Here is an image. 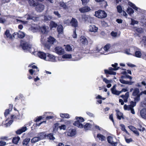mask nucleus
<instances>
[{
	"label": "nucleus",
	"instance_id": "09e8293b",
	"mask_svg": "<svg viewBox=\"0 0 146 146\" xmlns=\"http://www.w3.org/2000/svg\"><path fill=\"white\" fill-rule=\"evenodd\" d=\"M102 79L103 81L107 84L111 83L112 81L111 80H109L106 78H104L102 77Z\"/></svg>",
	"mask_w": 146,
	"mask_h": 146
},
{
	"label": "nucleus",
	"instance_id": "8fccbe9b",
	"mask_svg": "<svg viewBox=\"0 0 146 146\" xmlns=\"http://www.w3.org/2000/svg\"><path fill=\"white\" fill-rule=\"evenodd\" d=\"M58 127L57 126V125L55 124L54 126L53 127V133H56L58 130Z\"/></svg>",
	"mask_w": 146,
	"mask_h": 146
},
{
	"label": "nucleus",
	"instance_id": "864d4df0",
	"mask_svg": "<svg viewBox=\"0 0 146 146\" xmlns=\"http://www.w3.org/2000/svg\"><path fill=\"white\" fill-rule=\"evenodd\" d=\"M131 23L130 24L131 25H134L135 24H137L138 22L137 21L134 20V19H131Z\"/></svg>",
	"mask_w": 146,
	"mask_h": 146
},
{
	"label": "nucleus",
	"instance_id": "a211bd4d",
	"mask_svg": "<svg viewBox=\"0 0 146 146\" xmlns=\"http://www.w3.org/2000/svg\"><path fill=\"white\" fill-rule=\"evenodd\" d=\"M80 44L86 45L88 43L87 39L84 36H81L80 39Z\"/></svg>",
	"mask_w": 146,
	"mask_h": 146
},
{
	"label": "nucleus",
	"instance_id": "680f3d73",
	"mask_svg": "<svg viewBox=\"0 0 146 146\" xmlns=\"http://www.w3.org/2000/svg\"><path fill=\"white\" fill-rule=\"evenodd\" d=\"M128 127L129 129L133 132L136 129L135 127L132 126H128Z\"/></svg>",
	"mask_w": 146,
	"mask_h": 146
},
{
	"label": "nucleus",
	"instance_id": "7ed1b4c3",
	"mask_svg": "<svg viewBox=\"0 0 146 146\" xmlns=\"http://www.w3.org/2000/svg\"><path fill=\"white\" fill-rule=\"evenodd\" d=\"M48 43L44 44V47L48 49H50V45L54 44L56 42V40L53 37L50 36L47 38Z\"/></svg>",
	"mask_w": 146,
	"mask_h": 146
},
{
	"label": "nucleus",
	"instance_id": "2f4dec72",
	"mask_svg": "<svg viewBox=\"0 0 146 146\" xmlns=\"http://www.w3.org/2000/svg\"><path fill=\"white\" fill-rule=\"evenodd\" d=\"M58 32L59 34H62L63 32V27L61 25H59L57 28Z\"/></svg>",
	"mask_w": 146,
	"mask_h": 146
},
{
	"label": "nucleus",
	"instance_id": "423d86ee",
	"mask_svg": "<svg viewBox=\"0 0 146 146\" xmlns=\"http://www.w3.org/2000/svg\"><path fill=\"white\" fill-rule=\"evenodd\" d=\"M120 67H117V68H112V67H109V70L105 69L104 70L105 73L106 74H109L110 75H115L116 74V72H113V70H117L120 68Z\"/></svg>",
	"mask_w": 146,
	"mask_h": 146
},
{
	"label": "nucleus",
	"instance_id": "c9c22d12",
	"mask_svg": "<svg viewBox=\"0 0 146 146\" xmlns=\"http://www.w3.org/2000/svg\"><path fill=\"white\" fill-rule=\"evenodd\" d=\"M29 3L31 6L35 7L36 5V4H37V3H36L34 0H29Z\"/></svg>",
	"mask_w": 146,
	"mask_h": 146
},
{
	"label": "nucleus",
	"instance_id": "5701e85b",
	"mask_svg": "<svg viewBox=\"0 0 146 146\" xmlns=\"http://www.w3.org/2000/svg\"><path fill=\"white\" fill-rule=\"evenodd\" d=\"M90 8L88 6H85L79 9V11L81 13H84L89 11L90 10Z\"/></svg>",
	"mask_w": 146,
	"mask_h": 146
},
{
	"label": "nucleus",
	"instance_id": "4c0bfd02",
	"mask_svg": "<svg viewBox=\"0 0 146 146\" xmlns=\"http://www.w3.org/2000/svg\"><path fill=\"white\" fill-rule=\"evenodd\" d=\"M120 125L121 127V130L125 132L126 133L129 135V133L125 128V126L123 124H121Z\"/></svg>",
	"mask_w": 146,
	"mask_h": 146
},
{
	"label": "nucleus",
	"instance_id": "f257e3e1",
	"mask_svg": "<svg viewBox=\"0 0 146 146\" xmlns=\"http://www.w3.org/2000/svg\"><path fill=\"white\" fill-rule=\"evenodd\" d=\"M54 133H50L46 136L45 133L41 132L39 133L37 136L33 138L31 140V142L32 143H35L42 139H44L46 136L49 139L54 140L55 137L54 136Z\"/></svg>",
	"mask_w": 146,
	"mask_h": 146
},
{
	"label": "nucleus",
	"instance_id": "bf43d9fd",
	"mask_svg": "<svg viewBox=\"0 0 146 146\" xmlns=\"http://www.w3.org/2000/svg\"><path fill=\"white\" fill-rule=\"evenodd\" d=\"M13 120H11L9 121L8 123H6L5 125L6 127L9 126L13 122Z\"/></svg>",
	"mask_w": 146,
	"mask_h": 146
},
{
	"label": "nucleus",
	"instance_id": "f3484780",
	"mask_svg": "<svg viewBox=\"0 0 146 146\" xmlns=\"http://www.w3.org/2000/svg\"><path fill=\"white\" fill-rule=\"evenodd\" d=\"M89 30L90 32L95 33L98 31V28L94 25H89Z\"/></svg>",
	"mask_w": 146,
	"mask_h": 146
},
{
	"label": "nucleus",
	"instance_id": "3c124183",
	"mask_svg": "<svg viewBox=\"0 0 146 146\" xmlns=\"http://www.w3.org/2000/svg\"><path fill=\"white\" fill-rule=\"evenodd\" d=\"M58 128L61 130L62 129L64 130L66 129V126L65 125H62L61 126H59Z\"/></svg>",
	"mask_w": 146,
	"mask_h": 146
},
{
	"label": "nucleus",
	"instance_id": "052dcab7",
	"mask_svg": "<svg viewBox=\"0 0 146 146\" xmlns=\"http://www.w3.org/2000/svg\"><path fill=\"white\" fill-rule=\"evenodd\" d=\"M138 129L141 131H143L145 129L144 128L142 127L141 125H139V128Z\"/></svg>",
	"mask_w": 146,
	"mask_h": 146
},
{
	"label": "nucleus",
	"instance_id": "58836bf2",
	"mask_svg": "<svg viewBox=\"0 0 146 146\" xmlns=\"http://www.w3.org/2000/svg\"><path fill=\"white\" fill-rule=\"evenodd\" d=\"M73 47V46L72 45L70 46L69 45H67L66 46L65 49L66 50L68 51H71L72 50Z\"/></svg>",
	"mask_w": 146,
	"mask_h": 146
},
{
	"label": "nucleus",
	"instance_id": "b1692460",
	"mask_svg": "<svg viewBox=\"0 0 146 146\" xmlns=\"http://www.w3.org/2000/svg\"><path fill=\"white\" fill-rule=\"evenodd\" d=\"M27 130L26 127H23L21 129L17 130L16 132V133L18 134H21L22 133L25 132Z\"/></svg>",
	"mask_w": 146,
	"mask_h": 146
},
{
	"label": "nucleus",
	"instance_id": "1a4fd4ad",
	"mask_svg": "<svg viewBox=\"0 0 146 146\" xmlns=\"http://www.w3.org/2000/svg\"><path fill=\"white\" fill-rule=\"evenodd\" d=\"M55 56L52 54H50L47 53V56L46 60L48 61H50L52 62L55 61Z\"/></svg>",
	"mask_w": 146,
	"mask_h": 146
},
{
	"label": "nucleus",
	"instance_id": "69168bd1",
	"mask_svg": "<svg viewBox=\"0 0 146 146\" xmlns=\"http://www.w3.org/2000/svg\"><path fill=\"white\" fill-rule=\"evenodd\" d=\"M73 34L72 35L73 37L74 38H76L77 37V35L76 34V29H75L73 31Z\"/></svg>",
	"mask_w": 146,
	"mask_h": 146
},
{
	"label": "nucleus",
	"instance_id": "9d476101",
	"mask_svg": "<svg viewBox=\"0 0 146 146\" xmlns=\"http://www.w3.org/2000/svg\"><path fill=\"white\" fill-rule=\"evenodd\" d=\"M107 140L109 143L113 146H116L117 144V142H115L113 141V138L110 136H109L107 137Z\"/></svg>",
	"mask_w": 146,
	"mask_h": 146
},
{
	"label": "nucleus",
	"instance_id": "ea45409f",
	"mask_svg": "<svg viewBox=\"0 0 146 146\" xmlns=\"http://www.w3.org/2000/svg\"><path fill=\"white\" fill-rule=\"evenodd\" d=\"M52 18V16L50 15H46L44 16V20L46 21H50Z\"/></svg>",
	"mask_w": 146,
	"mask_h": 146
},
{
	"label": "nucleus",
	"instance_id": "bb28decb",
	"mask_svg": "<svg viewBox=\"0 0 146 146\" xmlns=\"http://www.w3.org/2000/svg\"><path fill=\"white\" fill-rule=\"evenodd\" d=\"M85 124L83 125V127L86 130H90L92 127V125L89 123H84Z\"/></svg>",
	"mask_w": 146,
	"mask_h": 146
},
{
	"label": "nucleus",
	"instance_id": "412c9836",
	"mask_svg": "<svg viewBox=\"0 0 146 146\" xmlns=\"http://www.w3.org/2000/svg\"><path fill=\"white\" fill-rule=\"evenodd\" d=\"M48 26L44 25L40 28V30L42 33L47 34L48 32Z\"/></svg>",
	"mask_w": 146,
	"mask_h": 146
},
{
	"label": "nucleus",
	"instance_id": "cd10ccee",
	"mask_svg": "<svg viewBox=\"0 0 146 146\" xmlns=\"http://www.w3.org/2000/svg\"><path fill=\"white\" fill-rule=\"evenodd\" d=\"M116 115L118 119L120 120L121 118H123V114L121 113L120 112V111L118 110H116Z\"/></svg>",
	"mask_w": 146,
	"mask_h": 146
},
{
	"label": "nucleus",
	"instance_id": "393cba45",
	"mask_svg": "<svg viewBox=\"0 0 146 146\" xmlns=\"http://www.w3.org/2000/svg\"><path fill=\"white\" fill-rule=\"evenodd\" d=\"M123 79H124L121 78V79H120L119 80V81L122 84L131 85H132V83H133V82L125 81Z\"/></svg>",
	"mask_w": 146,
	"mask_h": 146
},
{
	"label": "nucleus",
	"instance_id": "c85d7f7f",
	"mask_svg": "<svg viewBox=\"0 0 146 146\" xmlns=\"http://www.w3.org/2000/svg\"><path fill=\"white\" fill-rule=\"evenodd\" d=\"M5 35L7 37L11 39H12L13 38H14L13 36H12L10 33L9 31L8 30H7L6 31L5 33Z\"/></svg>",
	"mask_w": 146,
	"mask_h": 146
},
{
	"label": "nucleus",
	"instance_id": "20e7f679",
	"mask_svg": "<svg viewBox=\"0 0 146 146\" xmlns=\"http://www.w3.org/2000/svg\"><path fill=\"white\" fill-rule=\"evenodd\" d=\"M76 120L74 123V125L80 128H83V125L81 123L84 121V119L81 117H76Z\"/></svg>",
	"mask_w": 146,
	"mask_h": 146
},
{
	"label": "nucleus",
	"instance_id": "f03ea898",
	"mask_svg": "<svg viewBox=\"0 0 146 146\" xmlns=\"http://www.w3.org/2000/svg\"><path fill=\"white\" fill-rule=\"evenodd\" d=\"M20 45L22 49L26 52H29L32 54L35 55L34 48L31 47V45L29 42H27L21 40V41Z\"/></svg>",
	"mask_w": 146,
	"mask_h": 146
},
{
	"label": "nucleus",
	"instance_id": "9b49d317",
	"mask_svg": "<svg viewBox=\"0 0 146 146\" xmlns=\"http://www.w3.org/2000/svg\"><path fill=\"white\" fill-rule=\"evenodd\" d=\"M33 14L26 15L25 16V17L27 20H32L35 21H37L38 19V18L36 16H33Z\"/></svg>",
	"mask_w": 146,
	"mask_h": 146
},
{
	"label": "nucleus",
	"instance_id": "6e6552de",
	"mask_svg": "<svg viewBox=\"0 0 146 146\" xmlns=\"http://www.w3.org/2000/svg\"><path fill=\"white\" fill-rule=\"evenodd\" d=\"M54 51L55 52L59 55L63 54L64 52V49L59 46L56 47L54 48Z\"/></svg>",
	"mask_w": 146,
	"mask_h": 146
},
{
	"label": "nucleus",
	"instance_id": "6e6d98bb",
	"mask_svg": "<svg viewBox=\"0 0 146 146\" xmlns=\"http://www.w3.org/2000/svg\"><path fill=\"white\" fill-rule=\"evenodd\" d=\"M137 102L135 101V102H133V101H131L130 102V105L133 108L135 107L136 105V103Z\"/></svg>",
	"mask_w": 146,
	"mask_h": 146
},
{
	"label": "nucleus",
	"instance_id": "37998d69",
	"mask_svg": "<svg viewBox=\"0 0 146 146\" xmlns=\"http://www.w3.org/2000/svg\"><path fill=\"white\" fill-rule=\"evenodd\" d=\"M129 4L130 6L131 7L134 9L136 10H137V9H138V8L135 5H134L131 2H129Z\"/></svg>",
	"mask_w": 146,
	"mask_h": 146
},
{
	"label": "nucleus",
	"instance_id": "f704fd0d",
	"mask_svg": "<svg viewBox=\"0 0 146 146\" xmlns=\"http://www.w3.org/2000/svg\"><path fill=\"white\" fill-rule=\"evenodd\" d=\"M20 139V138L19 137L13 138L12 140L13 142L15 144H17L18 143Z\"/></svg>",
	"mask_w": 146,
	"mask_h": 146
},
{
	"label": "nucleus",
	"instance_id": "e433bc0d",
	"mask_svg": "<svg viewBox=\"0 0 146 146\" xmlns=\"http://www.w3.org/2000/svg\"><path fill=\"white\" fill-rule=\"evenodd\" d=\"M133 107H132L130 105H127L126 104H125L124 106V108L125 110H130Z\"/></svg>",
	"mask_w": 146,
	"mask_h": 146
},
{
	"label": "nucleus",
	"instance_id": "774afa93",
	"mask_svg": "<svg viewBox=\"0 0 146 146\" xmlns=\"http://www.w3.org/2000/svg\"><path fill=\"white\" fill-rule=\"evenodd\" d=\"M6 142L2 141H0V146H4L6 145Z\"/></svg>",
	"mask_w": 146,
	"mask_h": 146
},
{
	"label": "nucleus",
	"instance_id": "ddd939ff",
	"mask_svg": "<svg viewBox=\"0 0 146 146\" xmlns=\"http://www.w3.org/2000/svg\"><path fill=\"white\" fill-rule=\"evenodd\" d=\"M70 24L71 26L75 28L78 27V22L76 19L75 18H72L70 22Z\"/></svg>",
	"mask_w": 146,
	"mask_h": 146
},
{
	"label": "nucleus",
	"instance_id": "5fc2aeb1",
	"mask_svg": "<svg viewBox=\"0 0 146 146\" xmlns=\"http://www.w3.org/2000/svg\"><path fill=\"white\" fill-rule=\"evenodd\" d=\"M125 139L126 143H128L133 141V139L131 138L127 139L126 137H125Z\"/></svg>",
	"mask_w": 146,
	"mask_h": 146
},
{
	"label": "nucleus",
	"instance_id": "dca6fc26",
	"mask_svg": "<svg viewBox=\"0 0 146 146\" xmlns=\"http://www.w3.org/2000/svg\"><path fill=\"white\" fill-rule=\"evenodd\" d=\"M37 54L40 58L46 60L47 53L46 54L43 52L39 51L37 53Z\"/></svg>",
	"mask_w": 146,
	"mask_h": 146
},
{
	"label": "nucleus",
	"instance_id": "c756f323",
	"mask_svg": "<svg viewBox=\"0 0 146 146\" xmlns=\"http://www.w3.org/2000/svg\"><path fill=\"white\" fill-rule=\"evenodd\" d=\"M143 94H144L143 91L141 92L140 93H139L137 97H136L135 98L134 100L137 102L139 101L140 100V96L141 95H142Z\"/></svg>",
	"mask_w": 146,
	"mask_h": 146
},
{
	"label": "nucleus",
	"instance_id": "a19ab883",
	"mask_svg": "<svg viewBox=\"0 0 146 146\" xmlns=\"http://www.w3.org/2000/svg\"><path fill=\"white\" fill-rule=\"evenodd\" d=\"M50 26L51 28L56 27L57 26V24L53 21L50 22Z\"/></svg>",
	"mask_w": 146,
	"mask_h": 146
},
{
	"label": "nucleus",
	"instance_id": "4be33fe9",
	"mask_svg": "<svg viewBox=\"0 0 146 146\" xmlns=\"http://www.w3.org/2000/svg\"><path fill=\"white\" fill-rule=\"evenodd\" d=\"M140 115L141 117L145 119L146 118V109L143 108L140 111Z\"/></svg>",
	"mask_w": 146,
	"mask_h": 146
},
{
	"label": "nucleus",
	"instance_id": "13d9d810",
	"mask_svg": "<svg viewBox=\"0 0 146 146\" xmlns=\"http://www.w3.org/2000/svg\"><path fill=\"white\" fill-rule=\"evenodd\" d=\"M90 0H81L82 1V4L83 5H86L90 1Z\"/></svg>",
	"mask_w": 146,
	"mask_h": 146
},
{
	"label": "nucleus",
	"instance_id": "39448f33",
	"mask_svg": "<svg viewBox=\"0 0 146 146\" xmlns=\"http://www.w3.org/2000/svg\"><path fill=\"white\" fill-rule=\"evenodd\" d=\"M96 16L100 18H105L107 16V13L104 11L99 10L95 12Z\"/></svg>",
	"mask_w": 146,
	"mask_h": 146
},
{
	"label": "nucleus",
	"instance_id": "49530a36",
	"mask_svg": "<svg viewBox=\"0 0 146 146\" xmlns=\"http://www.w3.org/2000/svg\"><path fill=\"white\" fill-rule=\"evenodd\" d=\"M127 12L128 14H131L134 12V11L131 8L129 7L127 9Z\"/></svg>",
	"mask_w": 146,
	"mask_h": 146
},
{
	"label": "nucleus",
	"instance_id": "f8f14e48",
	"mask_svg": "<svg viewBox=\"0 0 146 146\" xmlns=\"http://www.w3.org/2000/svg\"><path fill=\"white\" fill-rule=\"evenodd\" d=\"M36 11L39 12H41L44 9V5L41 4H39L37 3V4H36Z\"/></svg>",
	"mask_w": 146,
	"mask_h": 146
},
{
	"label": "nucleus",
	"instance_id": "473e14b6",
	"mask_svg": "<svg viewBox=\"0 0 146 146\" xmlns=\"http://www.w3.org/2000/svg\"><path fill=\"white\" fill-rule=\"evenodd\" d=\"M97 137L100 140H101L102 141L106 139V137L105 136L100 133L98 134Z\"/></svg>",
	"mask_w": 146,
	"mask_h": 146
},
{
	"label": "nucleus",
	"instance_id": "4468645a",
	"mask_svg": "<svg viewBox=\"0 0 146 146\" xmlns=\"http://www.w3.org/2000/svg\"><path fill=\"white\" fill-rule=\"evenodd\" d=\"M67 133L68 136L73 137L76 134V130L74 129H70L68 130Z\"/></svg>",
	"mask_w": 146,
	"mask_h": 146
},
{
	"label": "nucleus",
	"instance_id": "aec40b11",
	"mask_svg": "<svg viewBox=\"0 0 146 146\" xmlns=\"http://www.w3.org/2000/svg\"><path fill=\"white\" fill-rule=\"evenodd\" d=\"M134 48L132 47L129 49H126L125 50V53L128 55H132L133 54Z\"/></svg>",
	"mask_w": 146,
	"mask_h": 146
},
{
	"label": "nucleus",
	"instance_id": "de8ad7c7",
	"mask_svg": "<svg viewBox=\"0 0 146 146\" xmlns=\"http://www.w3.org/2000/svg\"><path fill=\"white\" fill-rule=\"evenodd\" d=\"M60 6L64 9H66L67 8V6L65 3L63 2H60Z\"/></svg>",
	"mask_w": 146,
	"mask_h": 146
},
{
	"label": "nucleus",
	"instance_id": "7c9ffc66",
	"mask_svg": "<svg viewBox=\"0 0 146 146\" xmlns=\"http://www.w3.org/2000/svg\"><path fill=\"white\" fill-rule=\"evenodd\" d=\"M60 116L61 117L64 118H69L70 116L69 114L68 113H62L60 114Z\"/></svg>",
	"mask_w": 146,
	"mask_h": 146
},
{
	"label": "nucleus",
	"instance_id": "0eeeda50",
	"mask_svg": "<svg viewBox=\"0 0 146 146\" xmlns=\"http://www.w3.org/2000/svg\"><path fill=\"white\" fill-rule=\"evenodd\" d=\"M25 36V34L24 32L19 31L18 33H15L13 34V37L14 38H17L18 37L22 38Z\"/></svg>",
	"mask_w": 146,
	"mask_h": 146
},
{
	"label": "nucleus",
	"instance_id": "e2e57ef3",
	"mask_svg": "<svg viewBox=\"0 0 146 146\" xmlns=\"http://www.w3.org/2000/svg\"><path fill=\"white\" fill-rule=\"evenodd\" d=\"M111 35L112 36L115 37L117 36V33L116 32H114L113 31H112L111 33Z\"/></svg>",
	"mask_w": 146,
	"mask_h": 146
},
{
	"label": "nucleus",
	"instance_id": "603ef678",
	"mask_svg": "<svg viewBox=\"0 0 146 146\" xmlns=\"http://www.w3.org/2000/svg\"><path fill=\"white\" fill-rule=\"evenodd\" d=\"M112 93L113 94L116 95H119L121 93V92L117 91L116 90L114 91H113L112 92Z\"/></svg>",
	"mask_w": 146,
	"mask_h": 146
},
{
	"label": "nucleus",
	"instance_id": "338daca9",
	"mask_svg": "<svg viewBox=\"0 0 146 146\" xmlns=\"http://www.w3.org/2000/svg\"><path fill=\"white\" fill-rule=\"evenodd\" d=\"M6 22V20L2 18H0V23L3 24L4 23Z\"/></svg>",
	"mask_w": 146,
	"mask_h": 146
},
{
	"label": "nucleus",
	"instance_id": "0e129e2a",
	"mask_svg": "<svg viewBox=\"0 0 146 146\" xmlns=\"http://www.w3.org/2000/svg\"><path fill=\"white\" fill-rule=\"evenodd\" d=\"M9 109H7L5 110L4 113V115L5 117H6L9 114Z\"/></svg>",
	"mask_w": 146,
	"mask_h": 146
},
{
	"label": "nucleus",
	"instance_id": "6ab92c4d",
	"mask_svg": "<svg viewBox=\"0 0 146 146\" xmlns=\"http://www.w3.org/2000/svg\"><path fill=\"white\" fill-rule=\"evenodd\" d=\"M110 44H107L103 48V49L104 50L105 52H100V53L101 54H104L105 55L108 54L109 53H107L106 52L108 51V49L110 47Z\"/></svg>",
	"mask_w": 146,
	"mask_h": 146
},
{
	"label": "nucleus",
	"instance_id": "a18cd8bd",
	"mask_svg": "<svg viewBox=\"0 0 146 146\" xmlns=\"http://www.w3.org/2000/svg\"><path fill=\"white\" fill-rule=\"evenodd\" d=\"M117 11L119 13H121L122 11V8L121 6L120 5H119L117 6Z\"/></svg>",
	"mask_w": 146,
	"mask_h": 146
},
{
	"label": "nucleus",
	"instance_id": "79ce46f5",
	"mask_svg": "<svg viewBox=\"0 0 146 146\" xmlns=\"http://www.w3.org/2000/svg\"><path fill=\"white\" fill-rule=\"evenodd\" d=\"M62 58H64L70 59L72 58L71 54H65L62 56Z\"/></svg>",
	"mask_w": 146,
	"mask_h": 146
},
{
	"label": "nucleus",
	"instance_id": "c03bdc74",
	"mask_svg": "<svg viewBox=\"0 0 146 146\" xmlns=\"http://www.w3.org/2000/svg\"><path fill=\"white\" fill-rule=\"evenodd\" d=\"M121 79L129 78L130 80L132 79L131 77L128 75L126 74L125 76H122L121 77Z\"/></svg>",
	"mask_w": 146,
	"mask_h": 146
},
{
	"label": "nucleus",
	"instance_id": "a878e982",
	"mask_svg": "<svg viewBox=\"0 0 146 146\" xmlns=\"http://www.w3.org/2000/svg\"><path fill=\"white\" fill-rule=\"evenodd\" d=\"M139 90L138 88H135L133 89L132 95L133 96L137 97L139 93Z\"/></svg>",
	"mask_w": 146,
	"mask_h": 146
},
{
	"label": "nucleus",
	"instance_id": "2eb2a0df",
	"mask_svg": "<svg viewBox=\"0 0 146 146\" xmlns=\"http://www.w3.org/2000/svg\"><path fill=\"white\" fill-rule=\"evenodd\" d=\"M134 50L135 52V56L138 58H140L142 54L140 51V49L137 48L135 47Z\"/></svg>",
	"mask_w": 146,
	"mask_h": 146
},
{
	"label": "nucleus",
	"instance_id": "72a5a7b5",
	"mask_svg": "<svg viewBox=\"0 0 146 146\" xmlns=\"http://www.w3.org/2000/svg\"><path fill=\"white\" fill-rule=\"evenodd\" d=\"M30 141V138H26L25 139L23 142V145H27L28 144L29 142Z\"/></svg>",
	"mask_w": 146,
	"mask_h": 146
},
{
	"label": "nucleus",
	"instance_id": "4d7b16f0",
	"mask_svg": "<svg viewBox=\"0 0 146 146\" xmlns=\"http://www.w3.org/2000/svg\"><path fill=\"white\" fill-rule=\"evenodd\" d=\"M54 13L55 15L58 18H59L61 17V15L59 13L58 11H54Z\"/></svg>",
	"mask_w": 146,
	"mask_h": 146
}]
</instances>
